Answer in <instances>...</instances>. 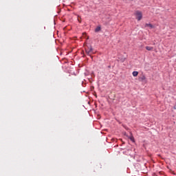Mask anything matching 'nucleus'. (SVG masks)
<instances>
[{
    "mask_svg": "<svg viewBox=\"0 0 176 176\" xmlns=\"http://www.w3.org/2000/svg\"><path fill=\"white\" fill-rule=\"evenodd\" d=\"M135 16H136V19L138 21H140L141 20V19H142V12H140V11H137L135 12Z\"/></svg>",
    "mask_w": 176,
    "mask_h": 176,
    "instance_id": "nucleus-1",
    "label": "nucleus"
},
{
    "mask_svg": "<svg viewBox=\"0 0 176 176\" xmlns=\"http://www.w3.org/2000/svg\"><path fill=\"white\" fill-rule=\"evenodd\" d=\"M91 53H93V47H91V46L87 47V48H86V54H91Z\"/></svg>",
    "mask_w": 176,
    "mask_h": 176,
    "instance_id": "nucleus-2",
    "label": "nucleus"
},
{
    "mask_svg": "<svg viewBox=\"0 0 176 176\" xmlns=\"http://www.w3.org/2000/svg\"><path fill=\"white\" fill-rule=\"evenodd\" d=\"M145 28H146V27H148L151 30H152V28H155V26H153V25H152L151 23H146L144 25Z\"/></svg>",
    "mask_w": 176,
    "mask_h": 176,
    "instance_id": "nucleus-3",
    "label": "nucleus"
},
{
    "mask_svg": "<svg viewBox=\"0 0 176 176\" xmlns=\"http://www.w3.org/2000/svg\"><path fill=\"white\" fill-rule=\"evenodd\" d=\"M146 50H148V52H151V50H153V47H149V46H146Z\"/></svg>",
    "mask_w": 176,
    "mask_h": 176,
    "instance_id": "nucleus-4",
    "label": "nucleus"
},
{
    "mask_svg": "<svg viewBox=\"0 0 176 176\" xmlns=\"http://www.w3.org/2000/svg\"><path fill=\"white\" fill-rule=\"evenodd\" d=\"M99 31H101V27H100V26H98V27L95 29V32H99Z\"/></svg>",
    "mask_w": 176,
    "mask_h": 176,
    "instance_id": "nucleus-5",
    "label": "nucleus"
},
{
    "mask_svg": "<svg viewBox=\"0 0 176 176\" xmlns=\"http://www.w3.org/2000/svg\"><path fill=\"white\" fill-rule=\"evenodd\" d=\"M133 76H138V72H133L132 73Z\"/></svg>",
    "mask_w": 176,
    "mask_h": 176,
    "instance_id": "nucleus-6",
    "label": "nucleus"
},
{
    "mask_svg": "<svg viewBox=\"0 0 176 176\" xmlns=\"http://www.w3.org/2000/svg\"><path fill=\"white\" fill-rule=\"evenodd\" d=\"M129 140H131V141H132V142H134V137L133 135H131L129 137Z\"/></svg>",
    "mask_w": 176,
    "mask_h": 176,
    "instance_id": "nucleus-7",
    "label": "nucleus"
},
{
    "mask_svg": "<svg viewBox=\"0 0 176 176\" xmlns=\"http://www.w3.org/2000/svg\"><path fill=\"white\" fill-rule=\"evenodd\" d=\"M146 79V77H145V76H142L141 77V80H145Z\"/></svg>",
    "mask_w": 176,
    "mask_h": 176,
    "instance_id": "nucleus-8",
    "label": "nucleus"
},
{
    "mask_svg": "<svg viewBox=\"0 0 176 176\" xmlns=\"http://www.w3.org/2000/svg\"><path fill=\"white\" fill-rule=\"evenodd\" d=\"M78 20L79 23H80L82 21L81 19L79 18V16L78 17Z\"/></svg>",
    "mask_w": 176,
    "mask_h": 176,
    "instance_id": "nucleus-9",
    "label": "nucleus"
},
{
    "mask_svg": "<svg viewBox=\"0 0 176 176\" xmlns=\"http://www.w3.org/2000/svg\"><path fill=\"white\" fill-rule=\"evenodd\" d=\"M82 34H83V35H86V34H85V33H83Z\"/></svg>",
    "mask_w": 176,
    "mask_h": 176,
    "instance_id": "nucleus-10",
    "label": "nucleus"
}]
</instances>
